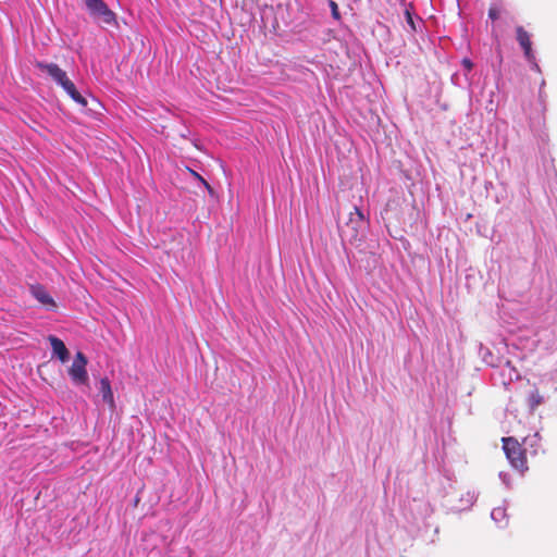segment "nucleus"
Instances as JSON below:
<instances>
[{
	"mask_svg": "<svg viewBox=\"0 0 557 557\" xmlns=\"http://www.w3.org/2000/svg\"><path fill=\"white\" fill-rule=\"evenodd\" d=\"M519 42L523 49L524 55L529 61H534V54L532 52V42L530 37H519Z\"/></svg>",
	"mask_w": 557,
	"mask_h": 557,
	"instance_id": "obj_12",
	"label": "nucleus"
},
{
	"mask_svg": "<svg viewBox=\"0 0 557 557\" xmlns=\"http://www.w3.org/2000/svg\"><path fill=\"white\" fill-rule=\"evenodd\" d=\"M517 33H518L517 35H519V36L528 35V34H527V33H525L521 27H519V28L517 29Z\"/></svg>",
	"mask_w": 557,
	"mask_h": 557,
	"instance_id": "obj_18",
	"label": "nucleus"
},
{
	"mask_svg": "<svg viewBox=\"0 0 557 557\" xmlns=\"http://www.w3.org/2000/svg\"><path fill=\"white\" fill-rule=\"evenodd\" d=\"M190 173L197 178L200 181V183H202L205 185V187L207 188V190L209 191L210 195H213V188L210 186V184L201 176L199 175L197 172L190 170Z\"/></svg>",
	"mask_w": 557,
	"mask_h": 557,
	"instance_id": "obj_13",
	"label": "nucleus"
},
{
	"mask_svg": "<svg viewBox=\"0 0 557 557\" xmlns=\"http://www.w3.org/2000/svg\"><path fill=\"white\" fill-rule=\"evenodd\" d=\"M63 89L75 102H77L82 107L87 106V100L78 92L73 82L67 83Z\"/></svg>",
	"mask_w": 557,
	"mask_h": 557,
	"instance_id": "obj_10",
	"label": "nucleus"
},
{
	"mask_svg": "<svg viewBox=\"0 0 557 557\" xmlns=\"http://www.w3.org/2000/svg\"><path fill=\"white\" fill-rule=\"evenodd\" d=\"M461 63L463 67L469 72L473 69V63L470 59L465 58Z\"/></svg>",
	"mask_w": 557,
	"mask_h": 557,
	"instance_id": "obj_15",
	"label": "nucleus"
},
{
	"mask_svg": "<svg viewBox=\"0 0 557 557\" xmlns=\"http://www.w3.org/2000/svg\"><path fill=\"white\" fill-rule=\"evenodd\" d=\"M488 16L492 21H496L500 16V9L497 7H491L488 10Z\"/></svg>",
	"mask_w": 557,
	"mask_h": 557,
	"instance_id": "obj_14",
	"label": "nucleus"
},
{
	"mask_svg": "<svg viewBox=\"0 0 557 557\" xmlns=\"http://www.w3.org/2000/svg\"><path fill=\"white\" fill-rule=\"evenodd\" d=\"M36 67L46 71L48 75L62 88L66 86L67 83L72 81L67 77L66 73L55 63H44L37 61L35 63Z\"/></svg>",
	"mask_w": 557,
	"mask_h": 557,
	"instance_id": "obj_5",
	"label": "nucleus"
},
{
	"mask_svg": "<svg viewBox=\"0 0 557 557\" xmlns=\"http://www.w3.org/2000/svg\"><path fill=\"white\" fill-rule=\"evenodd\" d=\"M30 293L32 295L40 302L45 308L49 310L57 309V304L51 297V295L47 292V289L37 284L30 286Z\"/></svg>",
	"mask_w": 557,
	"mask_h": 557,
	"instance_id": "obj_6",
	"label": "nucleus"
},
{
	"mask_svg": "<svg viewBox=\"0 0 557 557\" xmlns=\"http://www.w3.org/2000/svg\"><path fill=\"white\" fill-rule=\"evenodd\" d=\"M369 221L362 211L354 206L348 214V220L342 228V236L347 238L350 244H359L366 236Z\"/></svg>",
	"mask_w": 557,
	"mask_h": 557,
	"instance_id": "obj_1",
	"label": "nucleus"
},
{
	"mask_svg": "<svg viewBox=\"0 0 557 557\" xmlns=\"http://www.w3.org/2000/svg\"><path fill=\"white\" fill-rule=\"evenodd\" d=\"M100 394L103 401L107 403L111 409H114V396L108 377H102L100 380Z\"/></svg>",
	"mask_w": 557,
	"mask_h": 557,
	"instance_id": "obj_8",
	"label": "nucleus"
},
{
	"mask_svg": "<svg viewBox=\"0 0 557 557\" xmlns=\"http://www.w3.org/2000/svg\"><path fill=\"white\" fill-rule=\"evenodd\" d=\"M406 22L409 26L407 32H421L422 20L419 16H414L409 10L405 11Z\"/></svg>",
	"mask_w": 557,
	"mask_h": 557,
	"instance_id": "obj_9",
	"label": "nucleus"
},
{
	"mask_svg": "<svg viewBox=\"0 0 557 557\" xmlns=\"http://www.w3.org/2000/svg\"><path fill=\"white\" fill-rule=\"evenodd\" d=\"M503 449L510 465L524 472L528 470L527 451L522 445L513 437H503Z\"/></svg>",
	"mask_w": 557,
	"mask_h": 557,
	"instance_id": "obj_2",
	"label": "nucleus"
},
{
	"mask_svg": "<svg viewBox=\"0 0 557 557\" xmlns=\"http://www.w3.org/2000/svg\"><path fill=\"white\" fill-rule=\"evenodd\" d=\"M49 342L52 348V355L57 357L62 363H65L70 358V351L63 341L51 335L49 336Z\"/></svg>",
	"mask_w": 557,
	"mask_h": 557,
	"instance_id": "obj_7",
	"label": "nucleus"
},
{
	"mask_svg": "<svg viewBox=\"0 0 557 557\" xmlns=\"http://www.w3.org/2000/svg\"><path fill=\"white\" fill-rule=\"evenodd\" d=\"M531 64H532V69L536 72H541V69L539 66V64L536 63V61H529Z\"/></svg>",
	"mask_w": 557,
	"mask_h": 557,
	"instance_id": "obj_17",
	"label": "nucleus"
},
{
	"mask_svg": "<svg viewBox=\"0 0 557 557\" xmlns=\"http://www.w3.org/2000/svg\"><path fill=\"white\" fill-rule=\"evenodd\" d=\"M543 400L544 398L541 395L540 391L537 388H534L528 396V406L533 411L543 403Z\"/></svg>",
	"mask_w": 557,
	"mask_h": 557,
	"instance_id": "obj_11",
	"label": "nucleus"
},
{
	"mask_svg": "<svg viewBox=\"0 0 557 557\" xmlns=\"http://www.w3.org/2000/svg\"><path fill=\"white\" fill-rule=\"evenodd\" d=\"M88 360L82 351H77L72 366L69 368V375L75 384L85 385L88 382L86 370Z\"/></svg>",
	"mask_w": 557,
	"mask_h": 557,
	"instance_id": "obj_4",
	"label": "nucleus"
},
{
	"mask_svg": "<svg viewBox=\"0 0 557 557\" xmlns=\"http://www.w3.org/2000/svg\"><path fill=\"white\" fill-rule=\"evenodd\" d=\"M89 14L103 24H112L115 14L108 8L103 0H85Z\"/></svg>",
	"mask_w": 557,
	"mask_h": 557,
	"instance_id": "obj_3",
	"label": "nucleus"
},
{
	"mask_svg": "<svg viewBox=\"0 0 557 557\" xmlns=\"http://www.w3.org/2000/svg\"><path fill=\"white\" fill-rule=\"evenodd\" d=\"M331 8H332V13L335 17H338V7L336 4V2L334 1H331Z\"/></svg>",
	"mask_w": 557,
	"mask_h": 557,
	"instance_id": "obj_16",
	"label": "nucleus"
}]
</instances>
